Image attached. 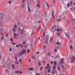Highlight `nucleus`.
Instances as JSON below:
<instances>
[{"instance_id": "obj_1", "label": "nucleus", "mask_w": 75, "mask_h": 75, "mask_svg": "<svg viewBox=\"0 0 75 75\" xmlns=\"http://www.w3.org/2000/svg\"><path fill=\"white\" fill-rule=\"evenodd\" d=\"M57 26L55 25H54L52 28V30L53 32H55V31H57Z\"/></svg>"}, {"instance_id": "obj_2", "label": "nucleus", "mask_w": 75, "mask_h": 75, "mask_svg": "<svg viewBox=\"0 0 75 75\" xmlns=\"http://www.w3.org/2000/svg\"><path fill=\"white\" fill-rule=\"evenodd\" d=\"M49 38V37H48V36L47 35L46 37L45 42L46 44H48V43Z\"/></svg>"}, {"instance_id": "obj_3", "label": "nucleus", "mask_w": 75, "mask_h": 75, "mask_svg": "<svg viewBox=\"0 0 75 75\" xmlns=\"http://www.w3.org/2000/svg\"><path fill=\"white\" fill-rule=\"evenodd\" d=\"M23 52H21L20 54V55H22L23 54H26V50H25V49H24L23 50Z\"/></svg>"}, {"instance_id": "obj_4", "label": "nucleus", "mask_w": 75, "mask_h": 75, "mask_svg": "<svg viewBox=\"0 0 75 75\" xmlns=\"http://www.w3.org/2000/svg\"><path fill=\"white\" fill-rule=\"evenodd\" d=\"M27 3L29 6H31V2L30 0H28Z\"/></svg>"}, {"instance_id": "obj_5", "label": "nucleus", "mask_w": 75, "mask_h": 75, "mask_svg": "<svg viewBox=\"0 0 75 75\" xmlns=\"http://www.w3.org/2000/svg\"><path fill=\"white\" fill-rule=\"evenodd\" d=\"M37 7H39L40 8V1H38V4L37 5Z\"/></svg>"}, {"instance_id": "obj_6", "label": "nucleus", "mask_w": 75, "mask_h": 75, "mask_svg": "<svg viewBox=\"0 0 75 75\" xmlns=\"http://www.w3.org/2000/svg\"><path fill=\"white\" fill-rule=\"evenodd\" d=\"M75 57L74 56H73L72 57V59H71V62H73V61H75Z\"/></svg>"}, {"instance_id": "obj_7", "label": "nucleus", "mask_w": 75, "mask_h": 75, "mask_svg": "<svg viewBox=\"0 0 75 75\" xmlns=\"http://www.w3.org/2000/svg\"><path fill=\"white\" fill-rule=\"evenodd\" d=\"M61 61H60L61 64H63L64 62V58H62L61 59Z\"/></svg>"}, {"instance_id": "obj_8", "label": "nucleus", "mask_w": 75, "mask_h": 75, "mask_svg": "<svg viewBox=\"0 0 75 75\" xmlns=\"http://www.w3.org/2000/svg\"><path fill=\"white\" fill-rule=\"evenodd\" d=\"M65 35H66V37L68 38L69 40L70 39V36H69V35L67 33L65 34Z\"/></svg>"}, {"instance_id": "obj_9", "label": "nucleus", "mask_w": 75, "mask_h": 75, "mask_svg": "<svg viewBox=\"0 0 75 75\" xmlns=\"http://www.w3.org/2000/svg\"><path fill=\"white\" fill-rule=\"evenodd\" d=\"M62 66H60L61 68L62 69H64L65 68V67H64V66L63 64H62Z\"/></svg>"}, {"instance_id": "obj_10", "label": "nucleus", "mask_w": 75, "mask_h": 75, "mask_svg": "<svg viewBox=\"0 0 75 75\" xmlns=\"http://www.w3.org/2000/svg\"><path fill=\"white\" fill-rule=\"evenodd\" d=\"M53 70H55V69H56V65H54V67H53Z\"/></svg>"}, {"instance_id": "obj_11", "label": "nucleus", "mask_w": 75, "mask_h": 75, "mask_svg": "<svg viewBox=\"0 0 75 75\" xmlns=\"http://www.w3.org/2000/svg\"><path fill=\"white\" fill-rule=\"evenodd\" d=\"M6 64L8 66H10V62H7Z\"/></svg>"}, {"instance_id": "obj_12", "label": "nucleus", "mask_w": 75, "mask_h": 75, "mask_svg": "<svg viewBox=\"0 0 75 75\" xmlns=\"http://www.w3.org/2000/svg\"><path fill=\"white\" fill-rule=\"evenodd\" d=\"M60 31V32H61L62 31V29H60L59 30V29L58 28L57 29V31Z\"/></svg>"}, {"instance_id": "obj_13", "label": "nucleus", "mask_w": 75, "mask_h": 75, "mask_svg": "<svg viewBox=\"0 0 75 75\" xmlns=\"http://www.w3.org/2000/svg\"><path fill=\"white\" fill-rule=\"evenodd\" d=\"M13 31L14 32V33H15V32H16V28H13Z\"/></svg>"}, {"instance_id": "obj_14", "label": "nucleus", "mask_w": 75, "mask_h": 75, "mask_svg": "<svg viewBox=\"0 0 75 75\" xmlns=\"http://www.w3.org/2000/svg\"><path fill=\"white\" fill-rule=\"evenodd\" d=\"M52 16L53 18H54V12H53L52 13Z\"/></svg>"}, {"instance_id": "obj_15", "label": "nucleus", "mask_w": 75, "mask_h": 75, "mask_svg": "<svg viewBox=\"0 0 75 75\" xmlns=\"http://www.w3.org/2000/svg\"><path fill=\"white\" fill-rule=\"evenodd\" d=\"M3 17V14H0V18H2Z\"/></svg>"}, {"instance_id": "obj_16", "label": "nucleus", "mask_w": 75, "mask_h": 75, "mask_svg": "<svg viewBox=\"0 0 75 75\" xmlns=\"http://www.w3.org/2000/svg\"><path fill=\"white\" fill-rule=\"evenodd\" d=\"M72 25L73 27H74L75 25V23L74 22H73L72 23Z\"/></svg>"}, {"instance_id": "obj_17", "label": "nucleus", "mask_w": 75, "mask_h": 75, "mask_svg": "<svg viewBox=\"0 0 75 75\" xmlns=\"http://www.w3.org/2000/svg\"><path fill=\"white\" fill-rule=\"evenodd\" d=\"M25 0H23L22 1V4H24L25 2Z\"/></svg>"}, {"instance_id": "obj_18", "label": "nucleus", "mask_w": 75, "mask_h": 75, "mask_svg": "<svg viewBox=\"0 0 75 75\" xmlns=\"http://www.w3.org/2000/svg\"><path fill=\"white\" fill-rule=\"evenodd\" d=\"M50 71H51V69H49L47 71L48 73H50Z\"/></svg>"}, {"instance_id": "obj_19", "label": "nucleus", "mask_w": 75, "mask_h": 75, "mask_svg": "<svg viewBox=\"0 0 75 75\" xmlns=\"http://www.w3.org/2000/svg\"><path fill=\"white\" fill-rule=\"evenodd\" d=\"M19 72H20V71H15V73L16 74H18V73H19Z\"/></svg>"}, {"instance_id": "obj_20", "label": "nucleus", "mask_w": 75, "mask_h": 75, "mask_svg": "<svg viewBox=\"0 0 75 75\" xmlns=\"http://www.w3.org/2000/svg\"><path fill=\"white\" fill-rule=\"evenodd\" d=\"M38 64L39 65V66H40V65H41V63H40V62H38Z\"/></svg>"}, {"instance_id": "obj_21", "label": "nucleus", "mask_w": 75, "mask_h": 75, "mask_svg": "<svg viewBox=\"0 0 75 75\" xmlns=\"http://www.w3.org/2000/svg\"><path fill=\"white\" fill-rule=\"evenodd\" d=\"M6 71L7 72V74H9V71H8L7 70H6Z\"/></svg>"}, {"instance_id": "obj_22", "label": "nucleus", "mask_w": 75, "mask_h": 75, "mask_svg": "<svg viewBox=\"0 0 75 75\" xmlns=\"http://www.w3.org/2000/svg\"><path fill=\"white\" fill-rule=\"evenodd\" d=\"M56 44L57 45H61V44H60V43H59V42H57L56 43Z\"/></svg>"}, {"instance_id": "obj_23", "label": "nucleus", "mask_w": 75, "mask_h": 75, "mask_svg": "<svg viewBox=\"0 0 75 75\" xmlns=\"http://www.w3.org/2000/svg\"><path fill=\"white\" fill-rule=\"evenodd\" d=\"M33 68H29L28 69V70L29 71H31V70H33Z\"/></svg>"}, {"instance_id": "obj_24", "label": "nucleus", "mask_w": 75, "mask_h": 75, "mask_svg": "<svg viewBox=\"0 0 75 75\" xmlns=\"http://www.w3.org/2000/svg\"><path fill=\"white\" fill-rule=\"evenodd\" d=\"M2 33V30L1 28H0V33Z\"/></svg>"}, {"instance_id": "obj_25", "label": "nucleus", "mask_w": 75, "mask_h": 75, "mask_svg": "<svg viewBox=\"0 0 75 75\" xmlns=\"http://www.w3.org/2000/svg\"><path fill=\"white\" fill-rule=\"evenodd\" d=\"M12 68H13V69H14V65L12 64Z\"/></svg>"}, {"instance_id": "obj_26", "label": "nucleus", "mask_w": 75, "mask_h": 75, "mask_svg": "<svg viewBox=\"0 0 75 75\" xmlns=\"http://www.w3.org/2000/svg\"><path fill=\"white\" fill-rule=\"evenodd\" d=\"M44 49H46V48H47V46L46 45H45L44 46Z\"/></svg>"}, {"instance_id": "obj_27", "label": "nucleus", "mask_w": 75, "mask_h": 75, "mask_svg": "<svg viewBox=\"0 0 75 75\" xmlns=\"http://www.w3.org/2000/svg\"><path fill=\"white\" fill-rule=\"evenodd\" d=\"M45 68H48V69H49V68H51V67H45Z\"/></svg>"}, {"instance_id": "obj_28", "label": "nucleus", "mask_w": 75, "mask_h": 75, "mask_svg": "<svg viewBox=\"0 0 75 75\" xmlns=\"http://www.w3.org/2000/svg\"><path fill=\"white\" fill-rule=\"evenodd\" d=\"M32 58H33L34 59H35V58L33 56L32 57Z\"/></svg>"}, {"instance_id": "obj_29", "label": "nucleus", "mask_w": 75, "mask_h": 75, "mask_svg": "<svg viewBox=\"0 0 75 75\" xmlns=\"http://www.w3.org/2000/svg\"><path fill=\"white\" fill-rule=\"evenodd\" d=\"M70 5H71V6H72V1H70Z\"/></svg>"}, {"instance_id": "obj_30", "label": "nucleus", "mask_w": 75, "mask_h": 75, "mask_svg": "<svg viewBox=\"0 0 75 75\" xmlns=\"http://www.w3.org/2000/svg\"><path fill=\"white\" fill-rule=\"evenodd\" d=\"M15 64H18V61H16V62H15Z\"/></svg>"}, {"instance_id": "obj_31", "label": "nucleus", "mask_w": 75, "mask_h": 75, "mask_svg": "<svg viewBox=\"0 0 75 75\" xmlns=\"http://www.w3.org/2000/svg\"><path fill=\"white\" fill-rule=\"evenodd\" d=\"M6 37H8V33H7L6 35Z\"/></svg>"}, {"instance_id": "obj_32", "label": "nucleus", "mask_w": 75, "mask_h": 75, "mask_svg": "<svg viewBox=\"0 0 75 75\" xmlns=\"http://www.w3.org/2000/svg\"><path fill=\"white\" fill-rule=\"evenodd\" d=\"M61 18H60L59 19H58L57 20V21H61Z\"/></svg>"}, {"instance_id": "obj_33", "label": "nucleus", "mask_w": 75, "mask_h": 75, "mask_svg": "<svg viewBox=\"0 0 75 75\" xmlns=\"http://www.w3.org/2000/svg\"><path fill=\"white\" fill-rule=\"evenodd\" d=\"M43 68V67H41L40 69V71H41V69H42Z\"/></svg>"}, {"instance_id": "obj_34", "label": "nucleus", "mask_w": 75, "mask_h": 75, "mask_svg": "<svg viewBox=\"0 0 75 75\" xmlns=\"http://www.w3.org/2000/svg\"><path fill=\"white\" fill-rule=\"evenodd\" d=\"M28 9L29 10V11H30V8L29 7V6H28Z\"/></svg>"}, {"instance_id": "obj_35", "label": "nucleus", "mask_w": 75, "mask_h": 75, "mask_svg": "<svg viewBox=\"0 0 75 75\" xmlns=\"http://www.w3.org/2000/svg\"><path fill=\"white\" fill-rule=\"evenodd\" d=\"M54 65H56L57 62H54Z\"/></svg>"}, {"instance_id": "obj_36", "label": "nucleus", "mask_w": 75, "mask_h": 75, "mask_svg": "<svg viewBox=\"0 0 75 75\" xmlns=\"http://www.w3.org/2000/svg\"><path fill=\"white\" fill-rule=\"evenodd\" d=\"M16 47H19V45H16Z\"/></svg>"}, {"instance_id": "obj_37", "label": "nucleus", "mask_w": 75, "mask_h": 75, "mask_svg": "<svg viewBox=\"0 0 75 75\" xmlns=\"http://www.w3.org/2000/svg\"><path fill=\"white\" fill-rule=\"evenodd\" d=\"M27 53H29L30 52V51H29V50H28L27 51Z\"/></svg>"}, {"instance_id": "obj_38", "label": "nucleus", "mask_w": 75, "mask_h": 75, "mask_svg": "<svg viewBox=\"0 0 75 75\" xmlns=\"http://www.w3.org/2000/svg\"><path fill=\"white\" fill-rule=\"evenodd\" d=\"M45 20H46V21H47V20H48V18L46 17L45 18Z\"/></svg>"}, {"instance_id": "obj_39", "label": "nucleus", "mask_w": 75, "mask_h": 75, "mask_svg": "<svg viewBox=\"0 0 75 75\" xmlns=\"http://www.w3.org/2000/svg\"><path fill=\"white\" fill-rule=\"evenodd\" d=\"M72 45H71L70 47V49H72Z\"/></svg>"}, {"instance_id": "obj_40", "label": "nucleus", "mask_w": 75, "mask_h": 75, "mask_svg": "<svg viewBox=\"0 0 75 75\" xmlns=\"http://www.w3.org/2000/svg\"><path fill=\"white\" fill-rule=\"evenodd\" d=\"M67 7H69V3H68L67 4Z\"/></svg>"}, {"instance_id": "obj_41", "label": "nucleus", "mask_w": 75, "mask_h": 75, "mask_svg": "<svg viewBox=\"0 0 75 75\" xmlns=\"http://www.w3.org/2000/svg\"><path fill=\"white\" fill-rule=\"evenodd\" d=\"M11 1H10L8 2V3L9 4H11Z\"/></svg>"}, {"instance_id": "obj_42", "label": "nucleus", "mask_w": 75, "mask_h": 75, "mask_svg": "<svg viewBox=\"0 0 75 75\" xmlns=\"http://www.w3.org/2000/svg\"><path fill=\"white\" fill-rule=\"evenodd\" d=\"M12 44L13 45H15V44H16V43H12Z\"/></svg>"}, {"instance_id": "obj_43", "label": "nucleus", "mask_w": 75, "mask_h": 75, "mask_svg": "<svg viewBox=\"0 0 75 75\" xmlns=\"http://www.w3.org/2000/svg\"><path fill=\"white\" fill-rule=\"evenodd\" d=\"M53 3H55V0H54L53 2Z\"/></svg>"}, {"instance_id": "obj_44", "label": "nucleus", "mask_w": 75, "mask_h": 75, "mask_svg": "<svg viewBox=\"0 0 75 75\" xmlns=\"http://www.w3.org/2000/svg\"><path fill=\"white\" fill-rule=\"evenodd\" d=\"M54 51L55 52H57V49H55Z\"/></svg>"}, {"instance_id": "obj_45", "label": "nucleus", "mask_w": 75, "mask_h": 75, "mask_svg": "<svg viewBox=\"0 0 75 75\" xmlns=\"http://www.w3.org/2000/svg\"><path fill=\"white\" fill-rule=\"evenodd\" d=\"M57 69H58V70H60V68H59V67H58Z\"/></svg>"}, {"instance_id": "obj_46", "label": "nucleus", "mask_w": 75, "mask_h": 75, "mask_svg": "<svg viewBox=\"0 0 75 75\" xmlns=\"http://www.w3.org/2000/svg\"><path fill=\"white\" fill-rule=\"evenodd\" d=\"M19 61H20V62H21L22 61V59H21L20 60H19Z\"/></svg>"}, {"instance_id": "obj_47", "label": "nucleus", "mask_w": 75, "mask_h": 75, "mask_svg": "<svg viewBox=\"0 0 75 75\" xmlns=\"http://www.w3.org/2000/svg\"><path fill=\"white\" fill-rule=\"evenodd\" d=\"M52 38L50 39V41H52Z\"/></svg>"}, {"instance_id": "obj_48", "label": "nucleus", "mask_w": 75, "mask_h": 75, "mask_svg": "<svg viewBox=\"0 0 75 75\" xmlns=\"http://www.w3.org/2000/svg\"><path fill=\"white\" fill-rule=\"evenodd\" d=\"M14 27L15 28H17V25H15Z\"/></svg>"}, {"instance_id": "obj_49", "label": "nucleus", "mask_w": 75, "mask_h": 75, "mask_svg": "<svg viewBox=\"0 0 75 75\" xmlns=\"http://www.w3.org/2000/svg\"><path fill=\"white\" fill-rule=\"evenodd\" d=\"M57 35H60V33L59 32L57 34Z\"/></svg>"}, {"instance_id": "obj_50", "label": "nucleus", "mask_w": 75, "mask_h": 75, "mask_svg": "<svg viewBox=\"0 0 75 75\" xmlns=\"http://www.w3.org/2000/svg\"><path fill=\"white\" fill-rule=\"evenodd\" d=\"M23 30L21 31V34H22V33H23Z\"/></svg>"}, {"instance_id": "obj_51", "label": "nucleus", "mask_w": 75, "mask_h": 75, "mask_svg": "<svg viewBox=\"0 0 75 75\" xmlns=\"http://www.w3.org/2000/svg\"><path fill=\"white\" fill-rule=\"evenodd\" d=\"M10 40V41H13V39L12 38H11Z\"/></svg>"}, {"instance_id": "obj_52", "label": "nucleus", "mask_w": 75, "mask_h": 75, "mask_svg": "<svg viewBox=\"0 0 75 75\" xmlns=\"http://www.w3.org/2000/svg\"><path fill=\"white\" fill-rule=\"evenodd\" d=\"M50 63L51 64H53V62H52V61H51L50 62Z\"/></svg>"}, {"instance_id": "obj_53", "label": "nucleus", "mask_w": 75, "mask_h": 75, "mask_svg": "<svg viewBox=\"0 0 75 75\" xmlns=\"http://www.w3.org/2000/svg\"><path fill=\"white\" fill-rule=\"evenodd\" d=\"M19 74H22V71H20L19 72Z\"/></svg>"}, {"instance_id": "obj_54", "label": "nucleus", "mask_w": 75, "mask_h": 75, "mask_svg": "<svg viewBox=\"0 0 75 75\" xmlns=\"http://www.w3.org/2000/svg\"><path fill=\"white\" fill-rule=\"evenodd\" d=\"M46 5H47V7H49V6H48V4H47V3H46Z\"/></svg>"}, {"instance_id": "obj_55", "label": "nucleus", "mask_w": 75, "mask_h": 75, "mask_svg": "<svg viewBox=\"0 0 75 75\" xmlns=\"http://www.w3.org/2000/svg\"><path fill=\"white\" fill-rule=\"evenodd\" d=\"M4 38V37H2L1 38V40H3V38Z\"/></svg>"}, {"instance_id": "obj_56", "label": "nucleus", "mask_w": 75, "mask_h": 75, "mask_svg": "<svg viewBox=\"0 0 75 75\" xmlns=\"http://www.w3.org/2000/svg\"><path fill=\"white\" fill-rule=\"evenodd\" d=\"M10 51H12V50H11V49L10 48L9 50Z\"/></svg>"}, {"instance_id": "obj_57", "label": "nucleus", "mask_w": 75, "mask_h": 75, "mask_svg": "<svg viewBox=\"0 0 75 75\" xmlns=\"http://www.w3.org/2000/svg\"><path fill=\"white\" fill-rule=\"evenodd\" d=\"M22 6L23 7H24V4H22Z\"/></svg>"}, {"instance_id": "obj_58", "label": "nucleus", "mask_w": 75, "mask_h": 75, "mask_svg": "<svg viewBox=\"0 0 75 75\" xmlns=\"http://www.w3.org/2000/svg\"><path fill=\"white\" fill-rule=\"evenodd\" d=\"M25 44V42H24L23 43V44Z\"/></svg>"}, {"instance_id": "obj_59", "label": "nucleus", "mask_w": 75, "mask_h": 75, "mask_svg": "<svg viewBox=\"0 0 75 75\" xmlns=\"http://www.w3.org/2000/svg\"><path fill=\"white\" fill-rule=\"evenodd\" d=\"M1 23H2V22L1 21H0V24H1Z\"/></svg>"}, {"instance_id": "obj_60", "label": "nucleus", "mask_w": 75, "mask_h": 75, "mask_svg": "<svg viewBox=\"0 0 75 75\" xmlns=\"http://www.w3.org/2000/svg\"><path fill=\"white\" fill-rule=\"evenodd\" d=\"M43 34L44 35V36H45V33H43Z\"/></svg>"}, {"instance_id": "obj_61", "label": "nucleus", "mask_w": 75, "mask_h": 75, "mask_svg": "<svg viewBox=\"0 0 75 75\" xmlns=\"http://www.w3.org/2000/svg\"><path fill=\"white\" fill-rule=\"evenodd\" d=\"M29 62H31V59L29 60Z\"/></svg>"}, {"instance_id": "obj_62", "label": "nucleus", "mask_w": 75, "mask_h": 75, "mask_svg": "<svg viewBox=\"0 0 75 75\" xmlns=\"http://www.w3.org/2000/svg\"><path fill=\"white\" fill-rule=\"evenodd\" d=\"M20 46H21V47H23V45H20Z\"/></svg>"}, {"instance_id": "obj_63", "label": "nucleus", "mask_w": 75, "mask_h": 75, "mask_svg": "<svg viewBox=\"0 0 75 75\" xmlns=\"http://www.w3.org/2000/svg\"><path fill=\"white\" fill-rule=\"evenodd\" d=\"M50 53H48V54H47V55H50Z\"/></svg>"}, {"instance_id": "obj_64", "label": "nucleus", "mask_w": 75, "mask_h": 75, "mask_svg": "<svg viewBox=\"0 0 75 75\" xmlns=\"http://www.w3.org/2000/svg\"><path fill=\"white\" fill-rule=\"evenodd\" d=\"M19 32H20L21 31V30H19Z\"/></svg>"}]
</instances>
